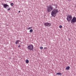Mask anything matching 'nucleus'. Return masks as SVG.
<instances>
[{"label": "nucleus", "instance_id": "3", "mask_svg": "<svg viewBox=\"0 0 76 76\" xmlns=\"http://www.w3.org/2000/svg\"><path fill=\"white\" fill-rule=\"evenodd\" d=\"M72 15H68L66 18V19L67 20H68V22H70V20H72Z\"/></svg>", "mask_w": 76, "mask_h": 76}, {"label": "nucleus", "instance_id": "14", "mask_svg": "<svg viewBox=\"0 0 76 76\" xmlns=\"http://www.w3.org/2000/svg\"><path fill=\"white\" fill-rule=\"evenodd\" d=\"M11 6H13L14 4H13V3H12L10 4Z\"/></svg>", "mask_w": 76, "mask_h": 76}, {"label": "nucleus", "instance_id": "10", "mask_svg": "<svg viewBox=\"0 0 76 76\" xmlns=\"http://www.w3.org/2000/svg\"><path fill=\"white\" fill-rule=\"evenodd\" d=\"M70 69V66H68L66 67V70H69Z\"/></svg>", "mask_w": 76, "mask_h": 76}, {"label": "nucleus", "instance_id": "2", "mask_svg": "<svg viewBox=\"0 0 76 76\" xmlns=\"http://www.w3.org/2000/svg\"><path fill=\"white\" fill-rule=\"evenodd\" d=\"M27 48L29 50H32L34 49V46L32 44L29 45L28 46Z\"/></svg>", "mask_w": 76, "mask_h": 76}, {"label": "nucleus", "instance_id": "19", "mask_svg": "<svg viewBox=\"0 0 76 76\" xmlns=\"http://www.w3.org/2000/svg\"><path fill=\"white\" fill-rule=\"evenodd\" d=\"M68 1H71V0H68Z\"/></svg>", "mask_w": 76, "mask_h": 76}, {"label": "nucleus", "instance_id": "6", "mask_svg": "<svg viewBox=\"0 0 76 76\" xmlns=\"http://www.w3.org/2000/svg\"><path fill=\"white\" fill-rule=\"evenodd\" d=\"M2 4L3 5V7H4V8H6L7 7H9V5L7 4Z\"/></svg>", "mask_w": 76, "mask_h": 76}, {"label": "nucleus", "instance_id": "16", "mask_svg": "<svg viewBox=\"0 0 76 76\" xmlns=\"http://www.w3.org/2000/svg\"><path fill=\"white\" fill-rule=\"evenodd\" d=\"M11 9L10 8H9L8 9H7V10H8V11H9V10H10Z\"/></svg>", "mask_w": 76, "mask_h": 76}, {"label": "nucleus", "instance_id": "17", "mask_svg": "<svg viewBox=\"0 0 76 76\" xmlns=\"http://www.w3.org/2000/svg\"><path fill=\"white\" fill-rule=\"evenodd\" d=\"M47 49V47H44V50H45V49Z\"/></svg>", "mask_w": 76, "mask_h": 76}, {"label": "nucleus", "instance_id": "1", "mask_svg": "<svg viewBox=\"0 0 76 76\" xmlns=\"http://www.w3.org/2000/svg\"><path fill=\"white\" fill-rule=\"evenodd\" d=\"M53 10V11H52L51 12V15L53 17H55L56 15L58 13V9L56 8L54 9V7L52 6H49L48 7L47 11L48 12H51V11Z\"/></svg>", "mask_w": 76, "mask_h": 76}, {"label": "nucleus", "instance_id": "8", "mask_svg": "<svg viewBox=\"0 0 76 76\" xmlns=\"http://www.w3.org/2000/svg\"><path fill=\"white\" fill-rule=\"evenodd\" d=\"M19 42V40H16V42H15V44H18Z\"/></svg>", "mask_w": 76, "mask_h": 76}, {"label": "nucleus", "instance_id": "22", "mask_svg": "<svg viewBox=\"0 0 76 76\" xmlns=\"http://www.w3.org/2000/svg\"><path fill=\"white\" fill-rule=\"evenodd\" d=\"M20 47V46L19 45L18 46V47Z\"/></svg>", "mask_w": 76, "mask_h": 76}, {"label": "nucleus", "instance_id": "12", "mask_svg": "<svg viewBox=\"0 0 76 76\" xmlns=\"http://www.w3.org/2000/svg\"><path fill=\"white\" fill-rule=\"evenodd\" d=\"M29 32L31 33L32 32H33V30L32 29H30L29 31Z\"/></svg>", "mask_w": 76, "mask_h": 76}, {"label": "nucleus", "instance_id": "21", "mask_svg": "<svg viewBox=\"0 0 76 76\" xmlns=\"http://www.w3.org/2000/svg\"><path fill=\"white\" fill-rule=\"evenodd\" d=\"M18 12H19V13H20V11H18Z\"/></svg>", "mask_w": 76, "mask_h": 76}, {"label": "nucleus", "instance_id": "5", "mask_svg": "<svg viewBox=\"0 0 76 76\" xmlns=\"http://www.w3.org/2000/svg\"><path fill=\"white\" fill-rule=\"evenodd\" d=\"M44 25L46 26H48V27H50L51 25V24L50 23H44Z\"/></svg>", "mask_w": 76, "mask_h": 76}, {"label": "nucleus", "instance_id": "9", "mask_svg": "<svg viewBox=\"0 0 76 76\" xmlns=\"http://www.w3.org/2000/svg\"><path fill=\"white\" fill-rule=\"evenodd\" d=\"M56 75H62V74L61 73L58 72V73H57L56 74Z\"/></svg>", "mask_w": 76, "mask_h": 76}, {"label": "nucleus", "instance_id": "13", "mask_svg": "<svg viewBox=\"0 0 76 76\" xmlns=\"http://www.w3.org/2000/svg\"><path fill=\"white\" fill-rule=\"evenodd\" d=\"M29 63V60L28 59H26V63Z\"/></svg>", "mask_w": 76, "mask_h": 76}, {"label": "nucleus", "instance_id": "18", "mask_svg": "<svg viewBox=\"0 0 76 76\" xmlns=\"http://www.w3.org/2000/svg\"><path fill=\"white\" fill-rule=\"evenodd\" d=\"M62 28V26H59V28Z\"/></svg>", "mask_w": 76, "mask_h": 76}, {"label": "nucleus", "instance_id": "7", "mask_svg": "<svg viewBox=\"0 0 76 76\" xmlns=\"http://www.w3.org/2000/svg\"><path fill=\"white\" fill-rule=\"evenodd\" d=\"M52 5L53 6H55V8L56 9H57V5L56 4H52Z\"/></svg>", "mask_w": 76, "mask_h": 76}, {"label": "nucleus", "instance_id": "15", "mask_svg": "<svg viewBox=\"0 0 76 76\" xmlns=\"http://www.w3.org/2000/svg\"><path fill=\"white\" fill-rule=\"evenodd\" d=\"M40 49H43V47H40Z\"/></svg>", "mask_w": 76, "mask_h": 76}, {"label": "nucleus", "instance_id": "11", "mask_svg": "<svg viewBox=\"0 0 76 76\" xmlns=\"http://www.w3.org/2000/svg\"><path fill=\"white\" fill-rule=\"evenodd\" d=\"M31 29H32V27H30L28 28H27V30H29Z\"/></svg>", "mask_w": 76, "mask_h": 76}, {"label": "nucleus", "instance_id": "4", "mask_svg": "<svg viewBox=\"0 0 76 76\" xmlns=\"http://www.w3.org/2000/svg\"><path fill=\"white\" fill-rule=\"evenodd\" d=\"M76 22V18L75 17H74L71 21V23H72V22L75 23Z\"/></svg>", "mask_w": 76, "mask_h": 76}, {"label": "nucleus", "instance_id": "20", "mask_svg": "<svg viewBox=\"0 0 76 76\" xmlns=\"http://www.w3.org/2000/svg\"><path fill=\"white\" fill-rule=\"evenodd\" d=\"M69 41H70V39H68Z\"/></svg>", "mask_w": 76, "mask_h": 76}]
</instances>
